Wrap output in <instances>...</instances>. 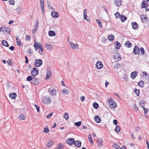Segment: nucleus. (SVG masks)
Masks as SVG:
<instances>
[{
  "label": "nucleus",
  "instance_id": "f257e3e1",
  "mask_svg": "<svg viewBox=\"0 0 149 149\" xmlns=\"http://www.w3.org/2000/svg\"><path fill=\"white\" fill-rule=\"evenodd\" d=\"M48 91L49 93L53 96H55L56 95V89L52 87H51L49 89Z\"/></svg>",
  "mask_w": 149,
  "mask_h": 149
},
{
  "label": "nucleus",
  "instance_id": "f03ea898",
  "mask_svg": "<svg viewBox=\"0 0 149 149\" xmlns=\"http://www.w3.org/2000/svg\"><path fill=\"white\" fill-rule=\"evenodd\" d=\"M42 64V60L40 59H37L35 60L34 65L36 67H39Z\"/></svg>",
  "mask_w": 149,
  "mask_h": 149
},
{
  "label": "nucleus",
  "instance_id": "7ed1b4c3",
  "mask_svg": "<svg viewBox=\"0 0 149 149\" xmlns=\"http://www.w3.org/2000/svg\"><path fill=\"white\" fill-rule=\"evenodd\" d=\"M51 101V100L49 97H46L45 96L42 97V102L43 103L46 104H48L50 103Z\"/></svg>",
  "mask_w": 149,
  "mask_h": 149
},
{
  "label": "nucleus",
  "instance_id": "20e7f679",
  "mask_svg": "<svg viewBox=\"0 0 149 149\" xmlns=\"http://www.w3.org/2000/svg\"><path fill=\"white\" fill-rule=\"evenodd\" d=\"M31 75L35 77L38 74V69L34 68H33V70H32L31 71Z\"/></svg>",
  "mask_w": 149,
  "mask_h": 149
},
{
  "label": "nucleus",
  "instance_id": "39448f33",
  "mask_svg": "<svg viewBox=\"0 0 149 149\" xmlns=\"http://www.w3.org/2000/svg\"><path fill=\"white\" fill-rule=\"evenodd\" d=\"M1 31L3 33H6L7 34H8L10 32V29L9 28L3 26L2 27Z\"/></svg>",
  "mask_w": 149,
  "mask_h": 149
},
{
  "label": "nucleus",
  "instance_id": "423d86ee",
  "mask_svg": "<svg viewBox=\"0 0 149 149\" xmlns=\"http://www.w3.org/2000/svg\"><path fill=\"white\" fill-rule=\"evenodd\" d=\"M103 64L100 61H97L96 64V67L98 69H100L103 67Z\"/></svg>",
  "mask_w": 149,
  "mask_h": 149
},
{
  "label": "nucleus",
  "instance_id": "0eeeda50",
  "mask_svg": "<svg viewBox=\"0 0 149 149\" xmlns=\"http://www.w3.org/2000/svg\"><path fill=\"white\" fill-rule=\"evenodd\" d=\"M139 49L137 46H135L133 49V52L136 55L138 54L139 53Z\"/></svg>",
  "mask_w": 149,
  "mask_h": 149
},
{
  "label": "nucleus",
  "instance_id": "6e6552de",
  "mask_svg": "<svg viewBox=\"0 0 149 149\" xmlns=\"http://www.w3.org/2000/svg\"><path fill=\"white\" fill-rule=\"evenodd\" d=\"M74 139L72 138L68 139L66 141L67 143L70 145L72 144L73 143H74Z\"/></svg>",
  "mask_w": 149,
  "mask_h": 149
},
{
  "label": "nucleus",
  "instance_id": "1a4fd4ad",
  "mask_svg": "<svg viewBox=\"0 0 149 149\" xmlns=\"http://www.w3.org/2000/svg\"><path fill=\"white\" fill-rule=\"evenodd\" d=\"M74 145L78 147H80L81 145V142L80 141H74Z\"/></svg>",
  "mask_w": 149,
  "mask_h": 149
},
{
  "label": "nucleus",
  "instance_id": "9d476101",
  "mask_svg": "<svg viewBox=\"0 0 149 149\" xmlns=\"http://www.w3.org/2000/svg\"><path fill=\"white\" fill-rule=\"evenodd\" d=\"M114 3L118 7L120 6L121 5V0H114Z\"/></svg>",
  "mask_w": 149,
  "mask_h": 149
},
{
  "label": "nucleus",
  "instance_id": "9b49d317",
  "mask_svg": "<svg viewBox=\"0 0 149 149\" xmlns=\"http://www.w3.org/2000/svg\"><path fill=\"white\" fill-rule=\"evenodd\" d=\"M70 43L71 45V47L73 49H77L79 46L78 44H75L72 42H70Z\"/></svg>",
  "mask_w": 149,
  "mask_h": 149
},
{
  "label": "nucleus",
  "instance_id": "f8f14e48",
  "mask_svg": "<svg viewBox=\"0 0 149 149\" xmlns=\"http://www.w3.org/2000/svg\"><path fill=\"white\" fill-rule=\"evenodd\" d=\"M102 142L103 141L102 139H97V143L98 146L100 147L102 146Z\"/></svg>",
  "mask_w": 149,
  "mask_h": 149
},
{
  "label": "nucleus",
  "instance_id": "ddd939ff",
  "mask_svg": "<svg viewBox=\"0 0 149 149\" xmlns=\"http://www.w3.org/2000/svg\"><path fill=\"white\" fill-rule=\"evenodd\" d=\"M133 29H137L138 28V24L135 22H133L132 23Z\"/></svg>",
  "mask_w": 149,
  "mask_h": 149
},
{
  "label": "nucleus",
  "instance_id": "4468645a",
  "mask_svg": "<svg viewBox=\"0 0 149 149\" xmlns=\"http://www.w3.org/2000/svg\"><path fill=\"white\" fill-rule=\"evenodd\" d=\"M45 47L46 48L49 50H51L53 48V47L52 45L48 44H45Z\"/></svg>",
  "mask_w": 149,
  "mask_h": 149
},
{
  "label": "nucleus",
  "instance_id": "2eb2a0df",
  "mask_svg": "<svg viewBox=\"0 0 149 149\" xmlns=\"http://www.w3.org/2000/svg\"><path fill=\"white\" fill-rule=\"evenodd\" d=\"M137 74L138 73L137 72L135 71L132 72L131 74V77L132 79H134Z\"/></svg>",
  "mask_w": 149,
  "mask_h": 149
},
{
  "label": "nucleus",
  "instance_id": "dca6fc26",
  "mask_svg": "<svg viewBox=\"0 0 149 149\" xmlns=\"http://www.w3.org/2000/svg\"><path fill=\"white\" fill-rule=\"evenodd\" d=\"M148 5V3L145 0H143L141 8H146Z\"/></svg>",
  "mask_w": 149,
  "mask_h": 149
},
{
  "label": "nucleus",
  "instance_id": "f3484780",
  "mask_svg": "<svg viewBox=\"0 0 149 149\" xmlns=\"http://www.w3.org/2000/svg\"><path fill=\"white\" fill-rule=\"evenodd\" d=\"M120 55L118 53H116L114 55V59H118L119 60L120 59Z\"/></svg>",
  "mask_w": 149,
  "mask_h": 149
},
{
  "label": "nucleus",
  "instance_id": "a211bd4d",
  "mask_svg": "<svg viewBox=\"0 0 149 149\" xmlns=\"http://www.w3.org/2000/svg\"><path fill=\"white\" fill-rule=\"evenodd\" d=\"M125 46L127 47L130 48L132 46V45L129 41H127L125 44Z\"/></svg>",
  "mask_w": 149,
  "mask_h": 149
},
{
  "label": "nucleus",
  "instance_id": "6ab92c4d",
  "mask_svg": "<svg viewBox=\"0 0 149 149\" xmlns=\"http://www.w3.org/2000/svg\"><path fill=\"white\" fill-rule=\"evenodd\" d=\"M52 17L54 18H57L59 17V15L55 11H52Z\"/></svg>",
  "mask_w": 149,
  "mask_h": 149
},
{
  "label": "nucleus",
  "instance_id": "aec40b11",
  "mask_svg": "<svg viewBox=\"0 0 149 149\" xmlns=\"http://www.w3.org/2000/svg\"><path fill=\"white\" fill-rule=\"evenodd\" d=\"M141 17L142 21L143 22H146L148 19L147 17L144 15H141Z\"/></svg>",
  "mask_w": 149,
  "mask_h": 149
},
{
  "label": "nucleus",
  "instance_id": "412c9836",
  "mask_svg": "<svg viewBox=\"0 0 149 149\" xmlns=\"http://www.w3.org/2000/svg\"><path fill=\"white\" fill-rule=\"evenodd\" d=\"M9 96L12 99H15L17 97V95L16 93H13L10 94L9 95Z\"/></svg>",
  "mask_w": 149,
  "mask_h": 149
},
{
  "label": "nucleus",
  "instance_id": "4be33fe9",
  "mask_svg": "<svg viewBox=\"0 0 149 149\" xmlns=\"http://www.w3.org/2000/svg\"><path fill=\"white\" fill-rule=\"evenodd\" d=\"M31 82L33 83L34 84H38L39 81L38 80H37L36 78L34 77L33 78L32 81H31Z\"/></svg>",
  "mask_w": 149,
  "mask_h": 149
},
{
  "label": "nucleus",
  "instance_id": "5701e85b",
  "mask_svg": "<svg viewBox=\"0 0 149 149\" xmlns=\"http://www.w3.org/2000/svg\"><path fill=\"white\" fill-rule=\"evenodd\" d=\"M95 120L97 123H100L101 122V120L99 116H96L95 117Z\"/></svg>",
  "mask_w": 149,
  "mask_h": 149
},
{
  "label": "nucleus",
  "instance_id": "b1692460",
  "mask_svg": "<svg viewBox=\"0 0 149 149\" xmlns=\"http://www.w3.org/2000/svg\"><path fill=\"white\" fill-rule=\"evenodd\" d=\"M48 34L50 36H55L56 33L54 31L51 30L49 31Z\"/></svg>",
  "mask_w": 149,
  "mask_h": 149
},
{
  "label": "nucleus",
  "instance_id": "393cba45",
  "mask_svg": "<svg viewBox=\"0 0 149 149\" xmlns=\"http://www.w3.org/2000/svg\"><path fill=\"white\" fill-rule=\"evenodd\" d=\"M16 41L17 43V45L20 47L21 46L22 44L20 40L19 39V37H16Z\"/></svg>",
  "mask_w": 149,
  "mask_h": 149
},
{
  "label": "nucleus",
  "instance_id": "a878e982",
  "mask_svg": "<svg viewBox=\"0 0 149 149\" xmlns=\"http://www.w3.org/2000/svg\"><path fill=\"white\" fill-rule=\"evenodd\" d=\"M39 53L40 54H43V47L42 46V45L41 44L39 45Z\"/></svg>",
  "mask_w": 149,
  "mask_h": 149
},
{
  "label": "nucleus",
  "instance_id": "bb28decb",
  "mask_svg": "<svg viewBox=\"0 0 149 149\" xmlns=\"http://www.w3.org/2000/svg\"><path fill=\"white\" fill-rule=\"evenodd\" d=\"M2 44L3 46L6 47H8L9 46V45L7 41L5 40H3L2 41Z\"/></svg>",
  "mask_w": 149,
  "mask_h": 149
},
{
  "label": "nucleus",
  "instance_id": "cd10ccee",
  "mask_svg": "<svg viewBox=\"0 0 149 149\" xmlns=\"http://www.w3.org/2000/svg\"><path fill=\"white\" fill-rule=\"evenodd\" d=\"M64 148L63 145L61 143H59L56 149H63Z\"/></svg>",
  "mask_w": 149,
  "mask_h": 149
},
{
  "label": "nucleus",
  "instance_id": "c85d7f7f",
  "mask_svg": "<svg viewBox=\"0 0 149 149\" xmlns=\"http://www.w3.org/2000/svg\"><path fill=\"white\" fill-rule=\"evenodd\" d=\"M53 143L52 141L49 140L47 141V146L48 147H51Z\"/></svg>",
  "mask_w": 149,
  "mask_h": 149
},
{
  "label": "nucleus",
  "instance_id": "c756f323",
  "mask_svg": "<svg viewBox=\"0 0 149 149\" xmlns=\"http://www.w3.org/2000/svg\"><path fill=\"white\" fill-rule=\"evenodd\" d=\"M110 105V107L111 108H114L116 107V104L114 102L111 103Z\"/></svg>",
  "mask_w": 149,
  "mask_h": 149
},
{
  "label": "nucleus",
  "instance_id": "7c9ffc66",
  "mask_svg": "<svg viewBox=\"0 0 149 149\" xmlns=\"http://www.w3.org/2000/svg\"><path fill=\"white\" fill-rule=\"evenodd\" d=\"M120 18L121 21L123 22H124L126 20L127 17L124 15H120Z\"/></svg>",
  "mask_w": 149,
  "mask_h": 149
},
{
  "label": "nucleus",
  "instance_id": "2f4dec72",
  "mask_svg": "<svg viewBox=\"0 0 149 149\" xmlns=\"http://www.w3.org/2000/svg\"><path fill=\"white\" fill-rule=\"evenodd\" d=\"M121 44L119 42H115V47L117 49H119L120 48Z\"/></svg>",
  "mask_w": 149,
  "mask_h": 149
},
{
  "label": "nucleus",
  "instance_id": "473e14b6",
  "mask_svg": "<svg viewBox=\"0 0 149 149\" xmlns=\"http://www.w3.org/2000/svg\"><path fill=\"white\" fill-rule=\"evenodd\" d=\"M138 85L141 87H143L144 86V83L143 81H140L138 83Z\"/></svg>",
  "mask_w": 149,
  "mask_h": 149
},
{
  "label": "nucleus",
  "instance_id": "72a5a7b5",
  "mask_svg": "<svg viewBox=\"0 0 149 149\" xmlns=\"http://www.w3.org/2000/svg\"><path fill=\"white\" fill-rule=\"evenodd\" d=\"M88 138L89 142L91 143V145L93 146V143L92 141L91 135H89L88 136Z\"/></svg>",
  "mask_w": 149,
  "mask_h": 149
},
{
  "label": "nucleus",
  "instance_id": "f704fd0d",
  "mask_svg": "<svg viewBox=\"0 0 149 149\" xmlns=\"http://www.w3.org/2000/svg\"><path fill=\"white\" fill-rule=\"evenodd\" d=\"M108 38L109 40L112 41L114 39V36L112 34H111L108 36Z\"/></svg>",
  "mask_w": 149,
  "mask_h": 149
},
{
  "label": "nucleus",
  "instance_id": "c9c22d12",
  "mask_svg": "<svg viewBox=\"0 0 149 149\" xmlns=\"http://www.w3.org/2000/svg\"><path fill=\"white\" fill-rule=\"evenodd\" d=\"M38 27V21L37 20L34 25V29H37Z\"/></svg>",
  "mask_w": 149,
  "mask_h": 149
},
{
  "label": "nucleus",
  "instance_id": "e433bc0d",
  "mask_svg": "<svg viewBox=\"0 0 149 149\" xmlns=\"http://www.w3.org/2000/svg\"><path fill=\"white\" fill-rule=\"evenodd\" d=\"M63 117L67 120L68 119L69 116L68 113L67 112H66L63 115Z\"/></svg>",
  "mask_w": 149,
  "mask_h": 149
},
{
  "label": "nucleus",
  "instance_id": "4c0bfd02",
  "mask_svg": "<svg viewBox=\"0 0 149 149\" xmlns=\"http://www.w3.org/2000/svg\"><path fill=\"white\" fill-rule=\"evenodd\" d=\"M40 6L41 7V10L42 11L43 13H44V3H40Z\"/></svg>",
  "mask_w": 149,
  "mask_h": 149
},
{
  "label": "nucleus",
  "instance_id": "58836bf2",
  "mask_svg": "<svg viewBox=\"0 0 149 149\" xmlns=\"http://www.w3.org/2000/svg\"><path fill=\"white\" fill-rule=\"evenodd\" d=\"M93 106L94 108L95 109H97L99 107V105L96 102H94L93 104Z\"/></svg>",
  "mask_w": 149,
  "mask_h": 149
},
{
  "label": "nucleus",
  "instance_id": "ea45409f",
  "mask_svg": "<svg viewBox=\"0 0 149 149\" xmlns=\"http://www.w3.org/2000/svg\"><path fill=\"white\" fill-rule=\"evenodd\" d=\"M115 131L117 133H118L120 132V127L118 126L117 125L116 126V128L115 129Z\"/></svg>",
  "mask_w": 149,
  "mask_h": 149
},
{
  "label": "nucleus",
  "instance_id": "a19ab883",
  "mask_svg": "<svg viewBox=\"0 0 149 149\" xmlns=\"http://www.w3.org/2000/svg\"><path fill=\"white\" fill-rule=\"evenodd\" d=\"M33 77L31 76H28L26 78V80L28 81H32Z\"/></svg>",
  "mask_w": 149,
  "mask_h": 149
},
{
  "label": "nucleus",
  "instance_id": "79ce46f5",
  "mask_svg": "<svg viewBox=\"0 0 149 149\" xmlns=\"http://www.w3.org/2000/svg\"><path fill=\"white\" fill-rule=\"evenodd\" d=\"M140 91L137 89H135L134 90V92L136 94L137 96H139V94Z\"/></svg>",
  "mask_w": 149,
  "mask_h": 149
},
{
  "label": "nucleus",
  "instance_id": "37998d69",
  "mask_svg": "<svg viewBox=\"0 0 149 149\" xmlns=\"http://www.w3.org/2000/svg\"><path fill=\"white\" fill-rule=\"evenodd\" d=\"M143 110L144 111L145 115L146 116H147V113L148 112V109L144 107H143Z\"/></svg>",
  "mask_w": 149,
  "mask_h": 149
},
{
  "label": "nucleus",
  "instance_id": "c03bdc74",
  "mask_svg": "<svg viewBox=\"0 0 149 149\" xmlns=\"http://www.w3.org/2000/svg\"><path fill=\"white\" fill-rule=\"evenodd\" d=\"M96 20L97 22L98 23V24H99V26L100 27H102V26L101 23L100 21V20L99 19H97Z\"/></svg>",
  "mask_w": 149,
  "mask_h": 149
},
{
  "label": "nucleus",
  "instance_id": "a18cd8bd",
  "mask_svg": "<svg viewBox=\"0 0 149 149\" xmlns=\"http://www.w3.org/2000/svg\"><path fill=\"white\" fill-rule=\"evenodd\" d=\"M81 124V122L80 121L78 122H75L74 123L75 125L77 127L79 126Z\"/></svg>",
  "mask_w": 149,
  "mask_h": 149
},
{
  "label": "nucleus",
  "instance_id": "49530a36",
  "mask_svg": "<svg viewBox=\"0 0 149 149\" xmlns=\"http://www.w3.org/2000/svg\"><path fill=\"white\" fill-rule=\"evenodd\" d=\"M16 10L17 11V13L18 14H19L20 12L22 11V10L21 9V8H17L16 9Z\"/></svg>",
  "mask_w": 149,
  "mask_h": 149
},
{
  "label": "nucleus",
  "instance_id": "de8ad7c7",
  "mask_svg": "<svg viewBox=\"0 0 149 149\" xmlns=\"http://www.w3.org/2000/svg\"><path fill=\"white\" fill-rule=\"evenodd\" d=\"M49 132V130L47 128L45 127L43 130V132L45 133H48Z\"/></svg>",
  "mask_w": 149,
  "mask_h": 149
},
{
  "label": "nucleus",
  "instance_id": "09e8293b",
  "mask_svg": "<svg viewBox=\"0 0 149 149\" xmlns=\"http://www.w3.org/2000/svg\"><path fill=\"white\" fill-rule=\"evenodd\" d=\"M140 106L142 107H144V104H145V102H143V101H140V103H139Z\"/></svg>",
  "mask_w": 149,
  "mask_h": 149
},
{
  "label": "nucleus",
  "instance_id": "8fccbe9b",
  "mask_svg": "<svg viewBox=\"0 0 149 149\" xmlns=\"http://www.w3.org/2000/svg\"><path fill=\"white\" fill-rule=\"evenodd\" d=\"M14 1L13 0H9V2L10 5H14Z\"/></svg>",
  "mask_w": 149,
  "mask_h": 149
},
{
  "label": "nucleus",
  "instance_id": "3c124183",
  "mask_svg": "<svg viewBox=\"0 0 149 149\" xmlns=\"http://www.w3.org/2000/svg\"><path fill=\"white\" fill-rule=\"evenodd\" d=\"M51 74V72L50 70L49 71H47V78L49 77L50 76Z\"/></svg>",
  "mask_w": 149,
  "mask_h": 149
},
{
  "label": "nucleus",
  "instance_id": "603ef678",
  "mask_svg": "<svg viewBox=\"0 0 149 149\" xmlns=\"http://www.w3.org/2000/svg\"><path fill=\"white\" fill-rule=\"evenodd\" d=\"M26 39L29 41L30 40L31 38L30 36L28 35H26Z\"/></svg>",
  "mask_w": 149,
  "mask_h": 149
},
{
  "label": "nucleus",
  "instance_id": "864d4df0",
  "mask_svg": "<svg viewBox=\"0 0 149 149\" xmlns=\"http://www.w3.org/2000/svg\"><path fill=\"white\" fill-rule=\"evenodd\" d=\"M140 50L141 54L143 55L145 53V51L143 48L142 47H141L140 48Z\"/></svg>",
  "mask_w": 149,
  "mask_h": 149
},
{
  "label": "nucleus",
  "instance_id": "5fc2aeb1",
  "mask_svg": "<svg viewBox=\"0 0 149 149\" xmlns=\"http://www.w3.org/2000/svg\"><path fill=\"white\" fill-rule=\"evenodd\" d=\"M115 15L117 19L118 18L120 15V13L118 12H117L115 14Z\"/></svg>",
  "mask_w": 149,
  "mask_h": 149
},
{
  "label": "nucleus",
  "instance_id": "6e6d98bb",
  "mask_svg": "<svg viewBox=\"0 0 149 149\" xmlns=\"http://www.w3.org/2000/svg\"><path fill=\"white\" fill-rule=\"evenodd\" d=\"M34 106L36 109L37 112H38L40 111V108L36 104L34 105Z\"/></svg>",
  "mask_w": 149,
  "mask_h": 149
},
{
  "label": "nucleus",
  "instance_id": "4d7b16f0",
  "mask_svg": "<svg viewBox=\"0 0 149 149\" xmlns=\"http://www.w3.org/2000/svg\"><path fill=\"white\" fill-rule=\"evenodd\" d=\"M63 92L65 94H68V91L66 89H64L63 90Z\"/></svg>",
  "mask_w": 149,
  "mask_h": 149
},
{
  "label": "nucleus",
  "instance_id": "13d9d810",
  "mask_svg": "<svg viewBox=\"0 0 149 149\" xmlns=\"http://www.w3.org/2000/svg\"><path fill=\"white\" fill-rule=\"evenodd\" d=\"M53 115V112L49 114L47 116L46 118H50Z\"/></svg>",
  "mask_w": 149,
  "mask_h": 149
},
{
  "label": "nucleus",
  "instance_id": "bf43d9fd",
  "mask_svg": "<svg viewBox=\"0 0 149 149\" xmlns=\"http://www.w3.org/2000/svg\"><path fill=\"white\" fill-rule=\"evenodd\" d=\"M19 117L22 120H24L26 118V117L23 114H21L19 116Z\"/></svg>",
  "mask_w": 149,
  "mask_h": 149
},
{
  "label": "nucleus",
  "instance_id": "052dcab7",
  "mask_svg": "<svg viewBox=\"0 0 149 149\" xmlns=\"http://www.w3.org/2000/svg\"><path fill=\"white\" fill-rule=\"evenodd\" d=\"M113 146L114 148L116 149L117 147H118V145L117 144L115 143L113 144Z\"/></svg>",
  "mask_w": 149,
  "mask_h": 149
},
{
  "label": "nucleus",
  "instance_id": "680f3d73",
  "mask_svg": "<svg viewBox=\"0 0 149 149\" xmlns=\"http://www.w3.org/2000/svg\"><path fill=\"white\" fill-rule=\"evenodd\" d=\"M39 45H38V43H35L34 45V47H39Z\"/></svg>",
  "mask_w": 149,
  "mask_h": 149
},
{
  "label": "nucleus",
  "instance_id": "e2e57ef3",
  "mask_svg": "<svg viewBox=\"0 0 149 149\" xmlns=\"http://www.w3.org/2000/svg\"><path fill=\"white\" fill-rule=\"evenodd\" d=\"M133 108L135 110H137L138 109V108L136 107V105L135 104H134L133 105Z\"/></svg>",
  "mask_w": 149,
  "mask_h": 149
},
{
  "label": "nucleus",
  "instance_id": "0e129e2a",
  "mask_svg": "<svg viewBox=\"0 0 149 149\" xmlns=\"http://www.w3.org/2000/svg\"><path fill=\"white\" fill-rule=\"evenodd\" d=\"M85 97L83 96H81V101L82 102L84 101L85 100Z\"/></svg>",
  "mask_w": 149,
  "mask_h": 149
},
{
  "label": "nucleus",
  "instance_id": "69168bd1",
  "mask_svg": "<svg viewBox=\"0 0 149 149\" xmlns=\"http://www.w3.org/2000/svg\"><path fill=\"white\" fill-rule=\"evenodd\" d=\"M113 123L115 125H116L118 123L117 120L115 119L114 120H113Z\"/></svg>",
  "mask_w": 149,
  "mask_h": 149
},
{
  "label": "nucleus",
  "instance_id": "338daca9",
  "mask_svg": "<svg viewBox=\"0 0 149 149\" xmlns=\"http://www.w3.org/2000/svg\"><path fill=\"white\" fill-rule=\"evenodd\" d=\"M9 49L13 51L14 49V47L13 46H11L9 47Z\"/></svg>",
  "mask_w": 149,
  "mask_h": 149
},
{
  "label": "nucleus",
  "instance_id": "774afa93",
  "mask_svg": "<svg viewBox=\"0 0 149 149\" xmlns=\"http://www.w3.org/2000/svg\"><path fill=\"white\" fill-rule=\"evenodd\" d=\"M114 102L113 100L111 99H109L108 100V102L109 103V104H110L111 103L113 102Z\"/></svg>",
  "mask_w": 149,
  "mask_h": 149
}]
</instances>
